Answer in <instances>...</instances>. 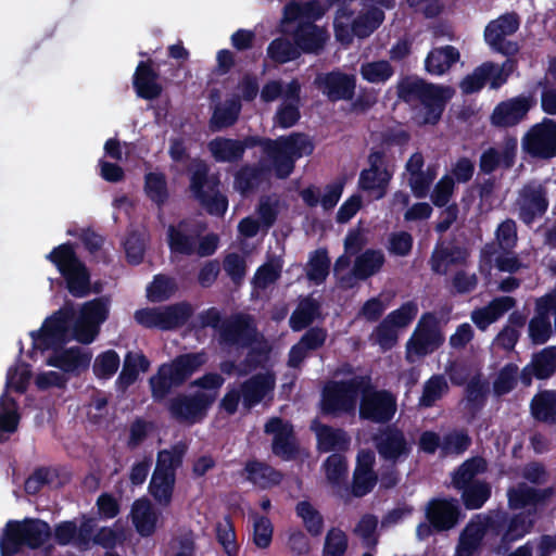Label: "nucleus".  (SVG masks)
<instances>
[{"mask_svg":"<svg viewBox=\"0 0 556 556\" xmlns=\"http://www.w3.org/2000/svg\"><path fill=\"white\" fill-rule=\"evenodd\" d=\"M535 513V508L515 514L495 508L475 515L459 534L456 556H476L483 544H489L496 552L509 548L531 532Z\"/></svg>","mask_w":556,"mask_h":556,"instance_id":"1","label":"nucleus"},{"mask_svg":"<svg viewBox=\"0 0 556 556\" xmlns=\"http://www.w3.org/2000/svg\"><path fill=\"white\" fill-rule=\"evenodd\" d=\"M241 154L244 156L247 149L261 147L270 159L275 175L279 179L288 178L294 170L295 161L303 155H311L315 146L305 132H292L277 139L261 136H247L240 140Z\"/></svg>","mask_w":556,"mask_h":556,"instance_id":"2","label":"nucleus"},{"mask_svg":"<svg viewBox=\"0 0 556 556\" xmlns=\"http://www.w3.org/2000/svg\"><path fill=\"white\" fill-rule=\"evenodd\" d=\"M397 96L404 102L417 100L421 108L417 112L420 125H437L445 111L454 90L450 86L428 83L422 78H405L397 85Z\"/></svg>","mask_w":556,"mask_h":556,"instance_id":"3","label":"nucleus"},{"mask_svg":"<svg viewBox=\"0 0 556 556\" xmlns=\"http://www.w3.org/2000/svg\"><path fill=\"white\" fill-rule=\"evenodd\" d=\"M207 362L204 350L177 355L170 362L163 363L149 378L151 396L154 402L164 401L175 388L182 387Z\"/></svg>","mask_w":556,"mask_h":556,"instance_id":"4","label":"nucleus"},{"mask_svg":"<svg viewBox=\"0 0 556 556\" xmlns=\"http://www.w3.org/2000/svg\"><path fill=\"white\" fill-rule=\"evenodd\" d=\"M208 164L195 157L191 160L189 172V190L193 199L207 214L223 217L228 210V198L219 190L220 179L210 173Z\"/></svg>","mask_w":556,"mask_h":556,"instance_id":"5","label":"nucleus"},{"mask_svg":"<svg viewBox=\"0 0 556 556\" xmlns=\"http://www.w3.org/2000/svg\"><path fill=\"white\" fill-rule=\"evenodd\" d=\"M46 257L63 277L71 295L81 299L91 293V274L71 242L54 247Z\"/></svg>","mask_w":556,"mask_h":556,"instance_id":"6","label":"nucleus"},{"mask_svg":"<svg viewBox=\"0 0 556 556\" xmlns=\"http://www.w3.org/2000/svg\"><path fill=\"white\" fill-rule=\"evenodd\" d=\"M363 375L350 379L328 381L321 390L319 409L324 417L339 418L353 414Z\"/></svg>","mask_w":556,"mask_h":556,"instance_id":"7","label":"nucleus"},{"mask_svg":"<svg viewBox=\"0 0 556 556\" xmlns=\"http://www.w3.org/2000/svg\"><path fill=\"white\" fill-rule=\"evenodd\" d=\"M359 395L358 415L362 420L388 425L393 419L397 408L395 395L377 389L370 375H363Z\"/></svg>","mask_w":556,"mask_h":556,"instance_id":"8","label":"nucleus"},{"mask_svg":"<svg viewBox=\"0 0 556 556\" xmlns=\"http://www.w3.org/2000/svg\"><path fill=\"white\" fill-rule=\"evenodd\" d=\"M214 405V396L193 391L180 392L170 397L166 409L172 419L181 425L193 426L203 422Z\"/></svg>","mask_w":556,"mask_h":556,"instance_id":"9","label":"nucleus"},{"mask_svg":"<svg viewBox=\"0 0 556 556\" xmlns=\"http://www.w3.org/2000/svg\"><path fill=\"white\" fill-rule=\"evenodd\" d=\"M257 340V327L252 315L248 313H232L224 318L219 333L218 344L224 349L235 348L245 350Z\"/></svg>","mask_w":556,"mask_h":556,"instance_id":"10","label":"nucleus"},{"mask_svg":"<svg viewBox=\"0 0 556 556\" xmlns=\"http://www.w3.org/2000/svg\"><path fill=\"white\" fill-rule=\"evenodd\" d=\"M525 153L538 160H552L556 156V121L544 117L532 125L521 139Z\"/></svg>","mask_w":556,"mask_h":556,"instance_id":"11","label":"nucleus"},{"mask_svg":"<svg viewBox=\"0 0 556 556\" xmlns=\"http://www.w3.org/2000/svg\"><path fill=\"white\" fill-rule=\"evenodd\" d=\"M374 446L386 463L400 464L412 454L413 446L404 431L395 425H387L372 435Z\"/></svg>","mask_w":556,"mask_h":556,"instance_id":"12","label":"nucleus"},{"mask_svg":"<svg viewBox=\"0 0 556 556\" xmlns=\"http://www.w3.org/2000/svg\"><path fill=\"white\" fill-rule=\"evenodd\" d=\"M368 168L359 173L358 188L375 197L382 199L392 179V173L388 169L387 155L383 150H371L368 155Z\"/></svg>","mask_w":556,"mask_h":556,"instance_id":"13","label":"nucleus"},{"mask_svg":"<svg viewBox=\"0 0 556 556\" xmlns=\"http://www.w3.org/2000/svg\"><path fill=\"white\" fill-rule=\"evenodd\" d=\"M518 217L527 226L542 218L549 206L548 191L544 184L529 181L519 190Z\"/></svg>","mask_w":556,"mask_h":556,"instance_id":"14","label":"nucleus"},{"mask_svg":"<svg viewBox=\"0 0 556 556\" xmlns=\"http://www.w3.org/2000/svg\"><path fill=\"white\" fill-rule=\"evenodd\" d=\"M264 432L273 434L271 453L283 462L295 460L300 455V444L290 421L280 417L269 418L265 426Z\"/></svg>","mask_w":556,"mask_h":556,"instance_id":"15","label":"nucleus"},{"mask_svg":"<svg viewBox=\"0 0 556 556\" xmlns=\"http://www.w3.org/2000/svg\"><path fill=\"white\" fill-rule=\"evenodd\" d=\"M443 341L435 316L432 313H425L406 343L407 358L409 359L412 354L424 357L439 349Z\"/></svg>","mask_w":556,"mask_h":556,"instance_id":"16","label":"nucleus"},{"mask_svg":"<svg viewBox=\"0 0 556 556\" xmlns=\"http://www.w3.org/2000/svg\"><path fill=\"white\" fill-rule=\"evenodd\" d=\"M356 76L339 68L318 74L314 85L330 101H351L356 90Z\"/></svg>","mask_w":556,"mask_h":556,"instance_id":"17","label":"nucleus"},{"mask_svg":"<svg viewBox=\"0 0 556 556\" xmlns=\"http://www.w3.org/2000/svg\"><path fill=\"white\" fill-rule=\"evenodd\" d=\"M70 320V313L62 309L48 317L40 330L30 332L34 348L45 351L56 345H65L68 341Z\"/></svg>","mask_w":556,"mask_h":556,"instance_id":"18","label":"nucleus"},{"mask_svg":"<svg viewBox=\"0 0 556 556\" xmlns=\"http://www.w3.org/2000/svg\"><path fill=\"white\" fill-rule=\"evenodd\" d=\"M535 100L531 96H517L501 101L493 109L490 122L496 128H509L521 123L528 115Z\"/></svg>","mask_w":556,"mask_h":556,"instance_id":"19","label":"nucleus"},{"mask_svg":"<svg viewBox=\"0 0 556 556\" xmlns=\"http://www.w3.org/2000/svg\"><path fill=\"white\" fill-rule=\"evenodd\" d=\"M462 517L459 502L455 497H434L426 508V518L437 532L455 528Z\"/></svg>","mask_w":556,"mask_h":556,"instance_id":"20","label":"nucleus"},{"mask_svg":"<svg viewBox=\"0 0 556 556\" xmlns=\"http://www.w3.org/2000/svg\"><path fill=\"white\" fill-rule=\"evenodd\" d=\"M507 81V75L500 70V65L488 61L477 66L470 74L466 75L459 87L465 94H472L483 89L486 83L492 89H498Z\"/></svg>","mask_w":556,"mask_h":556,"instance_id":"21","label":"nucleus"},{"mask_svg":"<svg viewBox=\"0 0 556 556\" xmlns=\"http://www.w3.org/2000/svg\"><path fill=\"white\" fill-rule=\"evenodd\" d=\"M517 150V137L506 135L502 141L501 150L490 147L481 153L479 159L480 172L490 175L498 167L510 169L516 163Z\"/></svg>","mask_w":556,"mask_h":556,"instance_id":"22","label":"nucleus"},{"mask_svg":"<svg viewBox=\"0 0 556 556\" xmlns=\"http://www.w3.org/2000/svg\"><path fill=\"white\" fill-rule=\"evenodd\" d=\"M52 354L47 359V365L55 367L64 374L79 376L89 368L91 353L84 352L78 346L64 348L59 345L51 348Z\"/></svg>","mask_w":556,"mask_h":556,"instance_id":"23","label":"nucleus"},{"mask_svg":"<svg viewBox=\"0 0 556 556\" xmlns=\"http://www.w3.org/2000/svg\"><path fill=\"white\" fill-rule=\"evenodd\" d=\"M556 308L543 296L535 300L534 314L528 323V337L532 344H545L553 336L551 315Z\"/></svg>","mask_w":556,"mask_h":556,"instance_id":"24","label":"nucleus"},{"mask_svg":"<svg viewBox=\"0 0 556 556\" xmlns=\"http://www.w3.org/2000/svg\"><path fill=\"white\" fill-rule=\"evenodd\" d=\"M300 340L291 346L288 354V366L293 369L301 367L311 353L321 349L328 338V332L323 327H309Z\"/></svg>","mask_w":556,"mask_h":556,"instance_id":"25","label":"nucleus"},{"mask_svg":"<svg viewBox=\"0 0 556 556\" xmlns=\"http://www.w3.org/2000/svg\"><path fill=\"white\" fill-rule=\"evenodd\" d=\"M241 476L261 490L278 486L283 480V473L280 470L256 458L245 462Z\"/></svg>","mask_w":556,"mask_h":556,"instance_id":"26","label":"nucleus"},{"mask_svg":"<svg viewBox=\"0 0 556 556\" xmlns=\"http://www.w3.org/2000/svg\"><path fill=\"white\" fill-rule=\"evenodd\" d=\"M519 26L520 20L516 12L505 13L486 25L484 38L494 50L508 54L509 51L503 47L505 37L515 34Z\"/></svg>","mask_w":556,"mask_h":556,"instance_id":"27","label":"nucleus"},{"mask_svg":"<svg viewBox=\"0 0 556 556\" xmlns=\"http://www.w3.org/2000/svg\"><path fill=\"white\" fill-rule=\"evenodd\" d=\"M292 39L302 53H319L328 39V34L313 22L301 21L292 31Z\"/></svg>","mask_w":556,"mask_h":556,"instance_id":"28","label":"nucleus"},{"mask_svg":"<svg viewBox=\"0 0 556 556\" xmlns=\"http://www.w3.org/2000/svg\"><path fill=\"white\" fill-rule=\"evenodd\" d=\"M317 441V450L320 453L345 452L351 445V438L342 428L314 421L311 426Z\"/></svg>","mask_w":556,"mask_h":556,"instance_id":"29","label":"nucleus"},{"mask_svg":"<svg viewBox=\"0 0 556 556\" xmlns=\"http://www.w3.org/2000/svg\"><path fill=\"white\" fill-rule=\"evenodd\" d=\"M554 495V488L535 489L529 486L526 482H520L516 486L507 490L508 507L513 510L523 509L528 506H536L545 503Z\"/></svg>","mask_w":556,"mask_h":556,"instance_id":"30","label":"nucleus"},{"mask_svg":"<svg viewBox=\"0 0 556 556\" xmlns=\"http://www.w3.org/2000/svg\"><path fill=\"white\" fill-rule=\"evenodd\" d=\"M152 60L140 61L132 77V85L139 98L154 100L162 94L163 87L159 84V73L153 68Z\"/></svg>","mask_w":556,"mask_h":556,"instance_id":"31","label":"nucleus"},{"mask_svg":"<svg viewBox=\"0 0 556 556\" xmlns=\"http://www.w3.org/2000/svg\"><path fill=\"white\" fill-rule=\"evenodd\" d=\"M199 231L190 229V224L182 219L177 225H169L167 229V243L172 253L180 255L195 254Z\"/></svg>","mask_w":556,"mask_h":556,"instance_id":"32","label":"nucleus"},{"mask_svg":"<svg viewBox=\"0 0 556 556\" xmlns=\"http://www.w3.org/2000/svg\"><path fill=\"white\" fill-rule=\"evenodd\" d=\"M275 387L274 378L268 374H256L243 381L240 386L244 407L252 408Z\"/></svg>","mask_w":556,"mask_h":556,"instance_id":"33","label":"nucleus"},{"mask_svg":"<svg viewBox=\"0 0 556 556\" xmlns=\"http://www.w3.org/2000/svg\"><path fill=\"white\" fill-rule=\"evenodd\" d=\"M150 361L142 352L128 351L124 357L123 368L116 379V387L121 391H126L132 386L140 372H146L150 368Z\"/></svg>","mask_w":556,"mask_h":556,"instance_id":"34","label":"nucleus"},{"mask_svg":"<svg viewBox=\"0 0 556 556\" xmlns=\"http://www.w3.org/2000/svg\"><path fill=\"white\" fill-rule=\"evenodd\" d=\"M466 258L467 253L463 248L438 243L431 253L429 264L434 274L443 276L447 274L450 266L464 264Z\"/></svg>","mask_w":556,"mask_h":556,"instance_id":"35","label":"nucleus"},{"mask_svg":"<svg viewBox=\"0 0 556 556\" xmlns=\"http://www.w3.org/2000/svg\"><path fill=\"white\" fill-rule=\"evenodd\" d=\"M532 418L549 426L556 425V390L545 389L536 392L530 401Z\"/></svg>","mask_w":556,"mask_h":556,"instance_id":"36","label":"nucleus"},{"mask_svg":"<svg viewBox=\"0 0 556 556\" xmlns=\"http://www.w3.org/2000/svg\"><path fill=\"white\" fill-rule=\"evenodd\" d=\"M460 53L454 46H443L429 51L425 60V70L434 76L445 74L459 61Z\"/></svg>","mask_w":556,"mask_h":556,"instance_id":"37","label":"nucleus"},{"mask_svg":"<svg viewBox=\"0 0 556 556\" xmlns=\"http://www.w3.org/2000/svg\"><path fill=\"white\" fill-rule=\"evenodd\" d=\"M131 521L136 531L142 536H151L156 530L157 514L147 498H138L131 506Z\"/></svg>","mask_w":556,"mask_h":556,"instance_id":"38","label":"nucleus"},{"mask_svg":"<svg viewBox=\"0 0 556 556\" xmlns=\"http://www.w3.org/2000/svg\"><path fill=\"white\" fill-rule=\"evenodd\" d=\"M24 544L30 549L40 548L51 536V528L45 520L24 518L18 520Z\"/></svg>","mask_w":556,"mask_h":556,"instance_id":"39","label":"nucleus"},{"mask_svg":"<svg viewBox=\"0 0 556 556\" xmlns=\"http://www.w3.org/2000/svg\"><path fill=\"white\" fill-rule=\"evenodd\" d=\"M490 393L489 382L480 378L479 375L472 377L466 384L465 399L466 409L473 419L483 409Z\"/></svg>","mask_w":556,"mask_h":556,"instance_id":"40","label":"nucleus"},{"mask_svg":"<svg viewBox=\"0 0 556 556\" xmlns=\"http://www.w3.org/2000/svg\"><path fill=\"white\" fill-rule=\"evenodd\" d=\"M488 469L486 460L481 456H475L466 459L452 473V484L457 491L472 484L477 480V475L485 472Z\"/></svg>","mask_w":556,"mask_h":556,"instance_id":"41","label":"nucleus"},{"mask_svg":"<svg viewBox=\"0 0 556 556\" xmlns=\"http://www.w3.org/2000/svg\"><path fill=\"white\" fill-rule=\"evenodd\" d=\"M175 483L176 475L154 470L149 483V493L159 505L167 507L173 500Z\"/></svg>","mask_w":556,"mask_h":556,"instance_id":"42","label":"nucleus"},{"mask_svg":"<svg viewBox=\"0 0 556 556\" xmlns=\"http://www.w3.org/2000/svg\"><path fill=\"white\" fill-rule=\"evenodd\" d=\"M207 149L218 163H238L243 159L239 139L216 137L207 143Z\"/></svg>","mask_w":556,"mask_h":556,"instance_id":"43","label":"nucleus"},{"mask_svg":"<svg viewBox=\"0 0 556 556\" xmlns=\"http://www.w3.org/2000/svg\"><path fill=\"white\" fill-rule=\"evenodd\" d=\"M194 308L188 301H181L162 307V330H175L185 326L193 316Z\"/></svg>","mask_w":556,"mask_h":556,"instance_id":"44","label":"nucleus"},{"mask_svg":"<svg viewBox=\"0 0 556 556\" xmlns=\"http://www.w3.org/2000/svg\"><path fill=\"white\" fill-rule=\"evenodd\" d=\"M241 103L237 99H229L223 105H216L208 121L212 131H220L233 126L240 115Z\"/></svg>","mask_w":556,"mask_h":556,"instance_id":"45","label":"nucleus"},{"mask_svg":"<svg viewBox=\"0 0 556 556\" xmlns=\"http://www.w3.org/2000/svg\"><path fill=\"white\" fill-rule=\"evenodd\" d=\"M384 261V255L380 250L367 249L355 258L353 275L358 280H366L381 269Z\"/></svg>","mask_w":556,"mask_h":556,"instance_id":"46","label":"nucleus"},{"mask_svg":"<svg viewBox=\"0 0 556 556\" xmlns=\"http://www.w3.org/2000/svg\"><path fill=\"white\" fill-rule=\"evenodd\" d=\"M294 511L311 536L317 538L323 534L325 528L324 516L309 501L298 502Z\"/></svg>","mask_w":556,"mask_h":556,"instance_id":"47","label":"nucleus"},{"mask_svg":"<svg viewBox=\"0 0 556 556\" xmlns=\"http://www.w3.org/2000/svg\"><path fill=\"white\" fill-rule=\"evenodd\" d=\"M319 313L320 305L315 299H303L290 316V328L295 332L309 328Z\"/></svg>","mask_w":556,"mask_h":556,"instance_id":"48","label":"nucleus"},{"mask_svg":"<svg viewBox=\"0 0 556 556\" xmlns=\"http://www.w3.org/2000/svg\"><path fill=\"white\" fill-rule=\"evenodd\" d=\"M18 520H9L0 534V555L16 556L26 547Z\"/></svg>","mask_w":556,"mask_h":556,"instance_id":"49","label":"nucleus"},{"mask_svg":"<svg viewBox=\"0 0 556 556\" xmlns=\"http://www.w3.org/2000/svg\"><path fill=\"white\" fill-rule=\"evenodd\" d=\"M460 498L466 509H480L491 497V485L483 480H477L472 484L459 490Z\"/></svg>","mask_w":556,"mask_h":556,"instance_id":"50","label":"nucleus"},{"mask_svg":"<svg viewBox=\"0 0 556 556\" xmlns=\"http://www.w3.org/2000/svg\"><path fill=\"white\" fill-rule=\"evenodd\" d=\"M534 369V378L538 380H547L556 374V345L542 349L532 355L530 362Z\"/></svg>","mask_w":556,"mask_h":556,"instance_id":"51","label":"nucleus"},{"mask_svg":"<svg viewBox=\"0 0 556 556\" xmlns=\"http://www.w3.org/2000/svg\"><path fill=\"white\" fill-rule=\"evenodd\" d=\"M186 453L187 446L182 442L172 445L168 450L159 451L154 470L176 475L177 469L182 465Z\"/></svg>","mask_w":556,"mask_h":556,"instance_id":"52","label":"nucleus"},{"mask_svg":"<svg viewBox=\"0 0 556 556\" xmlns=\"http://www.w3.org/2000/svg\"><path fill=\"white\" fill-rule=\"evenodd\" d=\"M448 391V384L443 375H432L425 381L418 406L430 408Z\"/></svg>","mask_w":556,"mask_h":556,"instance_id":"53","label":"nucleus"},{"mask_svg":"<svg viewBox=\"0 0 556 556\" xmlns=\"http://www.w3.org/2000/svg\"><path fill=\"white\" fill-rule=\"evenodd\" d=\"M267 56L277 64H285L298 60L300 50L295 42L286 37L275 38L267 47Z\"/></svg>","mask_w":556,"mask_h":556,"instance_id":"54","label":"nucleus"},{"mask_svg":"<svg viewBox=\"0 0 556 556\" xmlns=\"http://www.w3.org/2000/svg\"><path fill=\"white\" fill-rule=\"evenodd\" d=\"M144 193L159 207L163 206L169 197L165 174L147 173L144 175Z\"/></svg>","mask_w":556,"mask_h":556,"instance_id":"55","label":"nucleus"},{"mask_svg":"<svg viewBox=\"0 0 556 556\" xmlns=\"http://www.w3.org/2000/svg\"><path fill=\"white\" fill-rule=\"evenodd\" d=\"M216 540L223 547L227 556H239V545L236 540L233 522L229 515L225 516L223 521L216 523Z\"/></svg>","mask_w":556,"mask_h":556,"instance_id":"56","label":"nucleus"},{"mask_svg":"<svg viewBox=\"0 0 556 556\" xmlns=\"http://www.w3.org/2000/svg\"><path fill=\"white\" fill-rule=\"evenodd\" d=\"M359 74L370 84H384L394 75V68L387 60L371 61L361 65Z\"/></svg>","mask_w":556,"mask_h":556,"instance_id":"57","label":"nucleus"},{"mask_svg":"<svg viewBox=\"0 0 556 556\" xmlns=\"http://www.w3.org/2000/svg\"><path fill=\"white\" fill-rule=\"evenodd\" d=\"M471 437L465 429H455L443 435L441 454L444 456L462 455L471 446Z\"/></svg>","mask_w":556,"mask_h":556,"instance_id":"58","label":"nucleus"},{"mask_svg":"<svg viewBox=\"0 0 556 556\" xmlns=\"http://www.w3.org/2000/svg\"><path fill=\"white\" fill-rule=\"evenodd\" d=\"M330 269V258L326 249H317L313 252L308 261L306 276L315 285H321L326 281Z\"/></svg>","mask_w":556,"mask_h":556,"instance_id":"59","label":"nucleus"},{"mask_svg":"<svg viewBox=\"0 0 556 556\" xmlns=\"http://www.w3.org/2000/svg\"><path fill=\"white\" fill-rule=\"evenodd\" d=\"M265 170L258 165H243L235 175V185L242 192L248 193L256 189L264 180Z\"/></svg>","mask_w":556,"mask_h":556,"instance_id":"60","label":"nucleus"},{"mask_svg":"<svg viewBox=\"0 0 556 556\" xmlns=\"http://www.w3.org/2000/svg\"><path fill=\"white\" fill-rule=\"evenodd\" d=\"M177 285L174 278L166 275H155L153 281L147 288V296L151 302H163L176 292Z\"/></svg>","mask_w":556,"mask_h":556,"instance_id":"61","label":"nucleus"},{"mask_svg":"<svg viewBox=\"0 0 556 556\" xmlns=\"http://www.w3.org/2000/svg\"><path fill=\"white\" fill-rule=\"evenodd\" d=\"M326 478L333 486H340L344 483L348 476L346 458L339 454L332 453L324 462Z\"/></svg>","mask_w":556,"mask_h":556,"instance_id":"62","label":"nucleus"},{"mask_svg":"<svg viewBox=\"0 0 556 556\" xmlns=\"http://www.w3.org/2000/svg\"><path fill=\"white\" fill-rule=\"evenodd\" d=\"M354 12L345 4H342L336 13L333 21L334 35L338 41L348 45L355 37L352 30V17Z\"/></svg>","mask_w":556,"mask_h":556,"instance_id":"63","label":"nucleus"},{"mask_svg":"<svg viewBox=\"0 0 556 556\" xmlns=\"http://www.w3.org/2000/svg\"><path fill=\"white\" fill-rule=\"evenodd\" d=\"M121 364L119 355L114 350L100 353L93 363L92 370L99 379H110L118 370Z\"/></svg>","mask_w":556,"mask_h":556,"instance_id":"64","label":"nucleus"}]
</instances>
